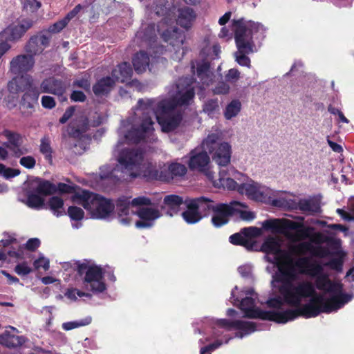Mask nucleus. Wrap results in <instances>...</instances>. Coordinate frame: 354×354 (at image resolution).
I'll return each instance as SVG.
<instances>
[{"label":"nucleus","mask_w":354,"mask_h":354,"mask_svg":"<svg viewBox=\"0 0 354 354\" xmlns=\"http://www.w3.org/2000/svg\"><path fill=\"white\" fill-rule=\"evenodd\" d=\"M281 243L279 237L268 236L261 245L268 260L278 269L272 275V294L266 301L273 310L256 307L257 297L252 288L242 290L240 295L237 286L232 290L231 302L239 305L245 317L286 324L299 316L310 318L335 312L353 299V294L343 292L341 283L329 279L322 264L310 257H297L291 250H282Z\"/></svg>","instance_id":"1"},{"label":"nucleus","mask_w":354,"mask_h":354,"mask_svg":"<svg viewBox=\"0 0 354 354\" xmlns=\"http://www.w3.org/2000/svg\"><path fill=\"white\" fill-rule=\"evenodd\" d=\"M195 84L191 78H181L171 86L166 97L138 101L134 116L124 122L119 129L120 140L113 153L118 165L114 168L110 165L102 167L99 174L102 181L112 183L125 176L162 181L171 180L169 164L153 165L145 159L142 150L125 147L124 142L154 140V123L150 114L156 115L163 132L176 130L182 121L178 106L189 104L192 100Z\"/></svg>","instance_id":"2"},{"label":"nucleus","mask_w":354,"mask_h":354,"mask_svg":"<svg viewBox=\"0 0 354 354\" xmlns=\"http://www.w3.org/2000/svg\"><path fill=\"white\" fill-rule=\"evenodd\" d=\"M214 186L228 190H236L240 194L245 195L248 198L255 201L279 205L278 201L274 199L275 191L234 169H230L229 174L224 170L220 171L218 180L214 181Z\"/></svg>","instance_id":"3"},{"label":"nucleus","mask_w":354,"mask_h":354,"mask_svg":"<svg viewBox=\"0 0 354 354\" xmlns=\"http://www.w3.org/2000/svg\"><path fill=\"white\" fill-rule=\"evenodd\" d=\"M232 30L237 47L235 58L237 63L243 66H250V59L245 54L257 52L265 37L266 28L260 23L244 18L233 19Z\"/></svg>","instance_id":"4"},{"label":"nucleus","mask_w":354,"mask_h":354,"mask_svg":"<svg viewBox=\"0 0 354 354\" xmlns=\"http://www.w3.org/2000/svg\"><path fill=\"white\" fill-rule=\"evenodd\" d=\"M116 210L121 224L128 225L134 223L137 228L151 227L161 216L159 209L146 196H138L131 201L125 197L120 198Z\"/></svg>","instance_id":"5"},{"label":"nucleus","mask_w":354,"mask_h":354,"mask_svg":"<svg viewBox=\"0 0 354 354\" xmlns=\"http://www.w3.org/2000/svg\"><path fill=\"white\" fill-rule=\"evenodd\" d=\"M265 230H270L272 233L284 235L293 243L308 239L314 246H322L324 236L320 232L313 233L314 228L305 227L303 223L288 219H270L262 223Z\"/></svg>","instance_id":"6"},{"label":"nucleus","mask_w":354,"mask_h":354,"mask_svg":"<svg viewBox=\"0 0 354 354\" xmlns=\"http://www.w3.org/2000/svg\"><path fill=\"white\" fill-rule=\"evenodd\" d=\"M71 200L74 203L82 205L94 219H109L113 216L115 207L112 200L82 189L71 196Z\"/></svg>","instance_id":"7"},{"label":"nucleus","mask_w":354,"mask_h":354,"mask_svg":"<svg viewBox=\"0 0 354 354\" xmlns=\"http://www.w3.org/2000/svg\"><path fill=\"white\" fill-rule=\"evenodd\" d=\"M151 10L157 16L165 15V17L158 24L157 31L163 39L169 42L174 48L175 53L172 55V58L180 60L184 55L182 45L185 39V35L183 32H179L176 28H172L169 24V17L174 12V10H169L166 7V0H155Z\"/></svg>","instance_id":"8"},{"label":"nucleus","mask_w":354,"mask_h":354,"mask_svg":"<svg viewBox=\"0 0 354 354\" xmlns=\"http://www.w3.org/2000/svg\"><path fill=\"white\" fill-rule=\"evenodd\" d=\"M182 205H185L187 208L182 213L183 218L189 224L198 222L202 218V212L209 207L207 200L204 197L187 199L183 201V198L178 196L168 195L164 198L162 209L167 214L173 216L179 212Z\"/></svg>","instance_id":"9"},{"label":"nucleus","mask_w":354,"mask_h":354,"mask_svg":"<svg viewBox=\"0 0 354 354\" xmlns=\"http://www.w3.org/2000/svg\"><path fill=\"white\" fill-rule=\"evenodd\" d=\"M297 249L301 254L309 252L314 257L324 258L328 256L334 257L333 259L326 263L325 266H329L331 269L341 271L342 269L343 259L346 255L342 250L340 241H335L329 244V248L323 246H314L312 242L303 241L297 245Z\"/></svg>","instance_id":"10"},{"label":"nucleus","mask_w":354,"mask_h":354,"mask_svg":"<svg viewBox=\"0 0 354 354\" xmlns=\"http://www.w3.org/2000/svg\"><path fill=\"white\" fill-rule=\"evenodd\" d=\"M35 65V59L28 55H19L12 59L10 62V71L16 76L8 84L10 93H16L19 88V84L27 82V78L32 80L27 73L30 71Z\"/></svg>","instance_id":"11"},{"label":"nucleus","mask_w":354,"mask_h":354,"mask_svg":"<svg viewBox=\"0 0 354 354\" xmlns=\"http://www.w3.org/2000/svg\"><path fill=\"white\" fill-rule=\"evenodd\" d=\"M217 133H209L203 140V147L212 155V160L220 167H225L230 163L232 147L230 142H218Z\"/></svg>","instance_id":"12"},{"label":"nucleus","mask_w":354,"mask_h":354,"mask_svg":"<svg viewBox=\"0 0 354 354\" xmlns=\"http://www.w3.org/2000/svg\"><path fill=\"white\" fill-rule=\"evenodd\" d=\"M77 270L81 274H85L82 283L85 290L99 293L106 290L104 271L100 266L84 261L77 264Z\"/></svg>","instance_id":"13"},{"label":"nucleus","mask_w":354,"mask_h":354,"mask_svg":"<svg viewBox=\"0 0 354 354\" xmlns=\"http://www.w3.org/2000/svg\"><path fill=\"white\" fill-rule=\"evenodd\" d=\"M207 152V150L203 147L202 142L198 147L188 153L186 162L190 170L203 173L214 185V181L218 179L214 178V173L212 170V165Z\"/></svg>","instance_id":"14"},{"label":"nucleus","mask_w":354,"mask_h":354,"mask_svg":"<svg viewBox=\"0 0 354 354\" xmlns=\"http://www.w3.org/2000/svg\"><path fill=\"white\" fill-rule=\"evenodd\" d=\"M209 204V207L206 209H211L212 211V223L216 227H221L228 223L230 216L235 213L236 210H240V207L244 205L238 201H232L229 204L219 203L216 205H212L211 201L206 198Z\"/></svg>","instance_id":"15"},{"label":"nucleus","mask_w":354,"mask_h":354,"mask_svg":"<svg viewBox=\"0 0 354 354\" xmlns=\"http://www.w3.org/2000/svg\"><path fill=\"white\" fill-rule=\"evenodd\" d=\"M214 329L216 336L220 335L218 329H224L227 331L232 329L239 330L240 331L236 333V337L239 338H242L243 336L250 334L257 330L252 322H244L241 320L231 322L225 319H217L214 323Z\"/></svg>","instance_id":"16"},{"label":"nucleus","mask_w":354,"mask_h":354,"mask_svg":"<svg viewBox=\"0 0 354 354\" xmlns=\"http://www.w3.org/2000/svg\"><path fill=\"white\" fill-rule=\"evenodd\" d=\"M32 26V21L30 19H18L8 26L0 35L8 41H17L19 40Z\"/></svg>","instance_id":"17"},{"label":"nucleus","mask_w":354,"mask_h":354,"mask_svg":"<svg viewBox=\"0 0 354 354\" xmlns=\"http://www.w3.org/2000/svg\"><path fill=\"white\" fill-rule=\"evenodd\" d=\"M19 86L21 88L17 92L11 93L17 94L19 91L24 92L22 97V104L28 108L32 107L34 104L37 103L39 95V92L32 84V80L27 78V82L19 84Z\"/></svg>","instance_id":"18"},{"label":"nucleus","mask_w":354,"mask_h":354,"mask_svg":"<svg viewBox=\"0 0 354 354\" xmlns=\"http://www.w3.org/2000/svg\"><path fill=\"white\" fill-rule=\"evenodd\" d=\"M49 38L44 35H37L32 37L25 46V51L28 55L34 56L39 55L49 44Z\"/></svg>","instance_id":"19"},{"label":"nucleus","mask_w":354,"mask_h":354,"mask_svg":"<svg viewBox=\"0 0 354 354\" xmlns=\"http://www.w3.org/2000/svg\"><path fill=\"white\" fill-rule=\"evenodd\" d=\"M160 59H161L159 57H153L150 60L149 57L145 52L140 51L135 55L132 63L136 72L137 73H142L146 71L147 68L151 71L153 64L159 62Z\"/></svg>","instance_id":"20"},{"label":"nucleus","mask_w":354,"mask_h":354,"mask_svg":"<svg viewBox=\"0 0 354 354\" xmlns=\"http://www.w3.org/2000/svg\"><path fill=\"white\" fill-rule=\"evenodd\" d=\"M55 191L54 186L48 181L36 178L29 182V192L46 196Z\"/></svg>","instance_id":"21"},{"label":"nucleus","mask_w":354,"mask_h":354,"mask_svg":"<svg viewBox=\"0 0 354 354\" xmlns=\"http://www.w3.org/2000/svg\"><path fill=\"white\" fill-rule=\"evenodd\" d=\"M4 136L8 140V142L5 143V146L10 150L15 156L19 157L26 153V150L24 148H21L19 146L21 137L19 134L10 131H5Z\"/></svg>","instance_id":"22"},{"label":"nucleus","mask_w":354,"mask_h":354,"mask_svg":"<svg viewBox=\"0 0 354 354\" xmlns=\"http://www.w3.org/2000/svg\"><path fill=\"white\" fill-rule=\"evenodd\" d=\"M41 91L44 93H53L57 95H62L65 91V86L62 82L48 78L43 81L41 84Z\"/></svg>","instance_id":"23"},{"label":"nucleus","mask_w":354,"mask_h":354,"mask_svg":"<svg viewBox=\"0 0 354 354\" xmlns=\"http://www.w3.org/2000/svg\"><path fill=\"white\" fill-rule=\"evenodd\" d=\"M196 19V15L192 9L185 7L178 9L177 23L185 29L189 28Z\"/></svg>","instance_id":"24"},{"label":"nucleus","mask_w":354,"mask_h":354,"mask_svg":"<svg viewBox=\"0 0 354 354\" xmlns=\"http://www.w3.org/2000/svg\"><path fill=\"white\" fill-rule=\"evenodd\" d=\"M25 342L26 339L24 337L12 335L8 330L0 335V344L8 348L21 346Z\"/></svg>","instance_id":"25"},{"label":"nucleus","mask_w":354,"mask_h":354,"mask_svg":"<svg viewBox=\"0 0 354 354\" xmlns=\"http://www.w3.org/2000/svg\"><path fill=\"white\" fill-rule=\"evenodd\" d=\"M132 73V68L127 62L118 65V67L112 71V75L114 79L121 82H125L129 80Z\"/></svg>","instance_id":"26"},{"label":"nucleus","mask_w":354,"mask_h":354,"mask_svg":"<svg viewBox=\"0 0 354 354\" xmlns=\"http://www.w3.org/2000/svg\"><path fill=\"white\" fill-rule=\"evenodd\" d=\"M88 125L87 120L83 117L80 116V118H76L73 122L70 124L67 132L70 136L77 137L79 134L84 131Z\"/></svg>","instance_id":"27"},{"label":"nucleus","mask_w":354,"mask_h":354,"mask_svg":"<svg viewBox=\"0 0 354 354\" xmlns=\"http://www.w3.org/2000/svg\"><path fill=\"white\" fill-rule=\"evenodd\" d=\"M197 75L203 86H209L212 80V73L209 71V65L205 62L197 64Z\"/></svg>","instance_id":"28"},{"label":"nucleus","mask_w":354,"mask_h":354,"mask_svg":"<svg viewBox=\"0 0 354 354\" xmlns=\"http://www.w3.org/2000/svg\"><path fill=\"white\" fill-rule=\"evenodd\" d=\"M115 81L109 77L102 78L93 86V92L95 95H104L109 92Z\"/></svg>","instance_id":"29"},{"label":"nucleus","mask_w":354,"mask_h":354,"mask_svg":"<svg viewBox=\"0 0 354 354\" xmlns=\"http://www.w3.org/2000/svg\"><path fill=\"white\" fill-rule=\"evenodd\" d=\"M241 110V103L239 100H233L228 103L224 111L223 115L226 120H230L236 117Z\"/></svg>","instance_id":"30"},{"label":"nucleus","mask_w":354,"mask_h":354,"mask_svg":"<svg viewBox=\"0 0 354 354\" xmlns=\"http://www.w3.org/2000/svg\"><path fill=\"white\" fill-rule=\"evenodd\" d=\"M48 206L56 216H60L65 214L66 212L64 207V201L60 197L53 196L48 202Z\"/></svg>","instance_id":"31"},{"label":"nucleus","mask_w":354,"mask_h":354,"mask_svg":"<svg viewBox=\"0 0 354 354\" xmlns=\"http://www.w3.org/2000/svg\"><path fill=\"white\" fill-rule=\"evenodd\" d=\"M156 36V30L154 25H149L146 27L145 24H142L141 30L136 34L138 39H143L146 41H151Z\"/></svg>","instance_id":"32"},{"label":"nucleus","mask_w":354,"mask_h":354,"mask_svg":"<svg viewBox=\"0 0 354 354\" xmlns=\"http://www.w3.org/2000/svg\"><path fill=\"white\" fill-rule=\"evenodd\" d=\"M298 205L299 209L304 212L315 213L319 210V204L313 199L301 200Z\"/></svg>","instance_id":"33"},{"label":"nucleus","mask_w":354,"mask_h":354,"mask_svg":"<svg viewBox=\"0 0 354 354\" xmlns=\"http://www.w3.org/2000/svg\"><path fill=\"white\" fill-rule=\"evenodd\" d=\"M8 256L19 259H23L25 257L22 248H18L17 251L11 249H0V261H5Z\"/></svg>","instance_id":"34"},{"label":"nucleus","mask_w":354,"mask_h":354,"mask_svg":"<svg viewBox=\"0 0 354 354\" xmlns=\"http://www.w3.org/2000/svg\"><path fill=\"white\" fill-rule=\"evenodd\" d=\"M40 152L44 156L46 160L52 163V148L50 146V140L48 138L44 137L41 140Z\"/></svg>","instance_id":"35"},{"label":"nucleus","mask_w":354,"mask_h":354,"mask_svg":"<svg viewBox=\"0 0 354 354\" xmlns=\"http://www.w3.org/2000/svg\"><path fill=\"white\" fill-rule=\"evenodd\" d=\"M91 317L88 316L80 320L65 322L62 324V328L65 330H70L79 327L88 325L91 322Z\"/></svg>","instance_id":"36"},{"label":"nucleus","mask_w":354,"mask_h":354,"mask_svg":"<svg viewBox=\"0 0 354 354\" xmlns=\"http://www.w3.org/2000/svg\"><path fill=\"white\" fill-rule=\"evenodd\" d=\"M27 205L32 208L39 209L44 205L41 195L28 192Z\"/></svg>","instance_id":"37"},{"label":"nucleus","mask_w":354,"mask_h":354,"mask_svg":"<svg viewBox=\"0 0 354 354\" xmlns=\"http://www.w3.org/2000/svg\"><path fill=\"white\" fill-rule=\"evenodd\" d=\"M67 214L72 221H80L84 217L83 209L77 206H70L68 208Z\"/></svg>","instance_id":"38"},{"label":"nucleus","mask_w":354,"mask_h":354,"mask_svg":"<svg viewBox=\"0 0 354 354\" xmlns=\"http://www.w3.org/2000/svg\"><path fill=\"white\" fill-rule=\"evenodd\" d=\"M64 295L65 297H66L69 300L72 301H76L77 299V297L91 296V295L88 292L74 288L67 289Z\"/></svg>","instance_id":"39"},{"label":"nucleus","mask_w":354,"mask_h":354,"mask_svg":"<svg viewBox=\"0 0 354 354\" xmlns=\"http://www.w3.org/2000/svg\"><path fill=\"white\" fill-rule=\"evenodd\" d=\"M169 166L170 169V174H171V179L175 176H184L187 172L185 166L180 163L173 162L169 164Z\"/></svg>","instance_id":"40"},{"label":"nucleus","mask_w":354,"mask_h":354,"mask_svg":"<svg viewBox=\"0 0 354 354\" xmlns=\"http://www.w3.org/2000/svg\"><path fill=\"white\" fill-rule=\"evenodd\" d=\"M218 102L217 99L207 100L203 105V111L209 115H214L218 111Z\"/></svg>","instance_id":"41"},{"label":"nucleus","mask_w":354,"mask_h":354,"mask_svg":"<svg viewBox=\"0 0 354 354\" xmlns=\"http://www.w3.org/2000/svg\"><path fill=\"white\" fill-rule=\"evenodd\" d=\"M230 242L234 245H246L248 243V238L242 230L239 233H235L229 238Z\"/></svg>","instance_id":"42"},{"label":"nucleus","mask_w":354,"mask_h":354,"mask_svg":"<svg viewBox=\"0 0 354 354\" xmlns=\"http://www.w3.org/2000/svg\"><path fill=\"white\" fill-rule=\"evenodd\" d=\"M33 265L36 270L43 268L45 271H46L50 268V261L43 254H40L38 259L34 261Z\"/></svg>","instance_id":"43"},{"label":"nucleus","mask_w":354,"mask_h":354,"mask_svg":"<svg viewBox=\"0 0 354 354\" xmlns=\"http://www.w3.org/2000/svg\"><path fill=\"white\" fill-rule=\"evenodd\" d=\"M39 245H40V241L39 239L32 238V239H30L26 242L24 247H23V246L19 247V248H22L24 250V253L25 255V257L24 259L26 258L29 254L28 252H26L25 251V249H27L28 250H30V251H34L39 246Z\"/></svg>","instance_id":"44"},{"label":"nucleus","mask_w":354,"mask_h":354,"mask_svg":"<svg viewBox=\"0 0 354 354\" xmlns=\"http://www.w3.org/2000/svg\"><path fill=\"white\" fill-rule=\"evenodd\" d=\"M0 174L6 178H13L20 174V170L6 167L4 165L0 163Z\"/></svg>","instance_id":"45"},{"label":"nucleus","mask_w":354,"mask_h":354,"mask_svg":"<svg viewBox=\"0 0 354 354\" xmlns=\"http://www.w3.org/2000/svg\"><path fill=\"white\" fill-rule=\"evenodd\" d=\"M24 8L30 12H35L38 10L41 3L37 0H21Z\"/></svg>","instance_id":"46"},{"label":"nucleus","mask_w":354,"mask_h":354,"mask_svg":"<svg viewBox=\"0 0 354 354\" xmlns=\"http://www.w3.org/2000/svg\"><path fill=\"white\" fill-rule=\"evenodd\" d=\"M19 163L24 167L31 169L35 167L36 165V160L31 156H24L21 158Z\"/></svg>","instance_id":"47"},{"label":"nucleus","mask_w":354,"mask_h":354,"mask_svg":"<svg viewBox=\"0 0 354 354\" xmlns=\"http://www.w3.org/2000/svg\"><path fill=\"white\" fill-rule=\"evenodd\" d=\"M15 270L17 274L25 276L31 272L32 268L26 262H22L16 266Z\"/></svg>","instance_id":"48"},{"label":"nucleus","mask_w":354,"mask_h":354,"mask_svg":"<svg viewBox=\"0 0 354 354\" xmlns=\"http://www.w3.org/2000/svg\"><path fill=\"white\" fill-rule=\"evenodd\" d=\"M68 23L64 19H62L55 23H54L53 25L50 26L48 27V32L51 33H57L59 32L62 30H63Z\"/></svg>","instance_id":"49"},{"label":"nucleus","mask_w":354,"mask_h":354,"mask_svg":"<svg viewBox=\"0 0 354 354\" xmlns=\"http://www.w3.org/2000/svg\"><path fill=\"white\" fill-rule=\"evenodd\" d=\"M242 204L244 206L240 207V210H236L235 212H239L240 217L244 221H252L255 218V214L250 211L244 210L243 209L246 207V205L244 203Z\"/></svg>","instance_id":"50"},{"label":"nucleus","mask_w":354,"mask_h":354,"mask_svg":"<svg viewBox=\"0 0 354 354\" xmlns=\"http://www.w3.org/2000/svg\"><path fill=\"white\" fill-rule=\"evenodd\" d=\"M243 233L248 239L249 237H257L261 235V229L256 227H250L242 230Z\"/></svg>","instance_id":"51"},{"label":"nucleus","mask_w":354,"mask_h":354,"mask_svg":"<svg viewBox=\"0 0 354 354\" xmlns=\"http://www.w3.org/2000/svg\"><path fill=\"white\" fill-rule=\"evenodd\" d=\"M14 245H17L16 239L10 236H8L0 241V248H2V249H9L8 247L11 246L12 250H15Z\"/></svg>","instance_id":"52"},{"label":"nucleus","mask_w":354,"mask_h":354,"mask_svg":"<svg viewBox=\"0 0 354 354\" xmlns=\"http://www.w3.org/2000/svg\"><path fill=\"white\" fill-rule=\"evenodd\" d=\"M230 91V86L225 82H219L217 86L214 88L213 92L217 95L227 94Z\"/></svg>","instance_id":"53"},{"label":"nucleus","mask_w":354,"mask_h":354,"mask_svg":"<svg viewBox=\"0 0 354 354\" xmlns=\"http://www.w3.org/2000/svg\"><path fill=\"white\" fill-rule=\"evenodd\" d=\"M222 344H223L222 341L217 340L214 343L209 344L207 346L201 348V351H200V354H205L206 353H208L209 354H210L212 351L218 348Z\"/></svg>","instance_id":"54"},{"label":"nucleus","mask_w":354,"mask_h":354,"mask_svg":"<svg viewBox=\"0 0 354 354\" xmlns=\"http://www.w3.org/2000/svg\"><path fill=\"white\" fill-rule=\"evenodd\" d=\"M11 45L0 35V59L10 50Z\"/></svg>","instance_id":"55"},{"label":"nucleus","mask_w":354,"mask_h":354,"mask_svg":"<svg viewBox=\"0 0 354 354\" xmlns=\"http://www.w3.org/2000/svg\"><path fill=\"white\" fill-rule=\"evenodd\" d=\"M57 190L62 193H73V195L77 192L73 186L65 183H59Z\"/></svg>","instance_id":"56"},{"label":"nucleus","mask_w":354,"mask_h":354,"mask_svg":"<svg viewBox=\"0 0 354 354\" xmlns=\"http://www.w3.org/2000/svg\"><path fill=\"white\" fill-rule=\"evenodd\" d=\"M239 272L242 277H249L252 271V266L251 264L247 263L243 266H241L238 268Z\"/></svg>","instance_id":"57"},{"label":"nucleus","mask_w":354,"mask_h":354,"mask_svg":"<svg viewBox=\"0 0 354 354\" xmlns=\"http://www.w3.org/2000/svg\"><path fill=\"white\" fill-rule=\"evenodd\" d=\"M41 104L44 108L52 109L55 106V102L53 97L43 96L41 98Z\"/></svg>","instance_id":"58"},{"label":"nucleus","mask_w":354,"mask_h":354,"mask_svg":"<svg viewBox=\"0 0 354 354\" xmlns=\"http://www.w3.org/2000/svg\"><path fill=\"white\" fill-rule=\"evenodd\" d=\"M239 75L240 73L237 69L232 68L228 71L225 78L227 81L233 82L239 78Z\"/></svg>","instance_id":"59"},{"label":"nucleus","mask_w":354,"mask_h":354,"mask_svg":"<svg viewBox=\"0 0 354 354\" xmlns=\"http://www.w3.org/2000/svg\"><path fill=\"white\" fill-rule=\"evenodd\" d=\"M71 98L75 102H83L84 101L86 96L83 92L75 91L71 94Z\"/></svg>","instance_id":"60"},{"label":"nucleus","mask_w":354,"mask_h":354,"mask_svg":"<svg viewBox=\"0 0 354 354\" xmlns=\"http://www.w3.org/2000/svg\"><path fill=\"white\" fill-rule=\"evenodd\" d=\"M80 10L81 6H76L70 12L67 14V15L64 19L68 24V22L77 15Z\"/></svg>","instance_id":"61"},{"label":"nucleus","mask_w":354,"mask_h":354,"mask_svg":"<svg viewBox=\"0 0 354 354\" xmlns=\"http://www.w3.org/2000/svg\"><path fill=\"white\" fill-rule=\"evenodd\" d=\"M337 213L342 217L343 219L351 221H354V216L351 215L350 213L344 211L342 209H337L336 210Z\"/></svg>","instance_id":"62"},{"label":"nucleus","mask_w":354,"mask_h":354,"mask_svg":"<svg viewBox=\"0 0 354 354\" xmlns=\"http://www.w3.org/2000/svg\"><path fill=\"white\" fill-rule=\"evenodd\" d=\"M73 113H74V109L73 107L68 108L66 111V112L64 113L63 116L60 118L59 122L62 124L66 122L69 120V118H71L72 117V115H73Z\"/></svg>","instance_id":"63"},{"label":"nucleus","mask_w":354,"mask_h":354,"mask_svg":"<svg viewBox=\"0 0 354 354\" xmlns=\"http://www.w3.org/2000/svg\"><path fill=\"white\" fill-rule=\"evenodd\" d=\"M220 38L230 39H232V34L226 27H223L218 34Z\"/></svg>","instance_id":"64"}]
</instances>
